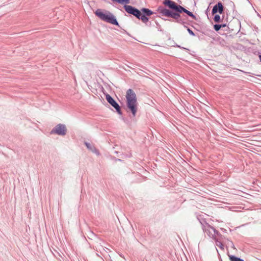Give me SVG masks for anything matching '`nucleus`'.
I'll list each match as a JSON object with an SVG mask.
<instances>
[{
    "instance_id": "1",
    "label": "nucleus",
    "mask_w": 261,
    "mask_h": 261,
    "mask_svg": "<svg viewBox=\"0 0 261 261\" xmlns=\"http://www.w3.org/2000/svg\"><path fill=\"white\" fill-rule=\"evenodd\" d=\"M163 4L169 9L160 6L156 10L162 16L175 19V21L178 23L185 24V19L182 18L181 16V14L182 13L181 6L171 0H165L163 2Z\"/></svg>"
},
{
    "instance_id": "2",
    "label": "nucleus",
    "mask_w": 261,
    "mask_h": 261,
    "mask_svg": "<svg viewBox=\"0 0 261 261\" xmlns=\"http://www.w3.org/2000/svg\"><path fill=\"white\" fill-rule=\"evenodd\" d=\"M113 3H117L123 5L125 11L129 14L133 15L136 18L142 21L144 23L146 24L149 19V17L155 12L146 8H142L139 10L137 8L128 5L130 0H111Z\"/></svg>"
},
{
    "instance_id": "3",
    "label": "nucleus",
    "mask_w": 261,
    "mask_h": 261,
    "mask_svg": "<svg viewBox=\"0 0 261 261\" xmlns=\"http://www.w3.org/2000/svg\"><path fill=\"white\" fill-rule=\"evenodd\" d=\"M126 106L124 108L127 113H130V118L134 120L138 111V102L137 96L134 91L128 89L126 93Z\"/></svg>"
},
{
    "instance_id": "4",
    "label": "nucleus",
    "mask_w": 261,
    "mask_h": 261,
    "mask_svg": "<svg viewBox=\"0 0 261 261\" xmlns=\"http://www.w3.org/2000/svg\"><path fill=\"white\" fill-rule=\"evenodd\" d=\"M94 14L100 19L110 24L120 28L116 16L110 11L101 9H97Z\"/></svg>"
},
{
    "instance_id": "5",
    "label": "nucleus",
    "mask_w": 261,
    "mask_h": 261,
    "mask_svg": "<svg viewBox=\"0 0 261 261\" xmlns=\"http://www.w3.org/2000/svg\"><path fill=\"white\" fill-rule=\"evenodd\" d=\"M103 94L106 97V99L107 102L115 109L116 112L118 113V114H119L120 116H122L123 113L121 110V108L118 103L108 93L103 92ZM121 119L125 122L127 121V120L124 118L123 116L121 117Z\"/></svg>"
},
{
    "instance_id": "6",
    "label": "nucleus",
    "mask_w": 261,
    "mask_h": 261,
    "mask_svg": "<svg viewBox=\"0 0 261 261\" xmlns=\"http://www.w3.org/2000/svg\"><path fill=\"white\" fill-rule=\"evenodd\" d=\"M67 129L64 124L59 123L56 125L50 131V134H56L60 136H64L67 134Z\"/></svg>"
},
{
    "instance_id": "7",
    "label": "nucleus",
    "mask_w": 261,
    "mask_h": 261,
    "mask_svg": "<svg viewBox=\"0 0 261 261\" xmlns=\"http://www.w3.org/2000/svg\"><path fill=\"white\" fill-rule=\"evenodd\" d=\"M226 13V16L228 15L229 10H225V7L224 6L223 3L219 1L217 4H216L212 10V14L214 15L216 13H219V14H224Z\"/></svg>"
},
{
    "instance_id": "8",
    "label": "nucleus",
    "mask_w": 261,
    "mask_h": 261,
    "mask_svg": "<svg viewBox=\"0 0 261 261\" xmlns=\"http://www.w3.org/2000/svg\"><path fill=\"white\" fill-rule=\"evenodd\" d=\"M203 34L205 36H207L212 38L215 41H218L221 39L220 37H216L217 34L215 32L211 29H207L205 31L202 32Z\"/></svg>"
},
{
    "instance_id": "9",
    "label": "nucleus",
    "mask_w": 261,
    "mask_h": 261,
    "mask_svg": "<svg viewBox=\"0 0 261 261\" xmlns=\"http://www.w3.org/2000/svg\"><path fill=\"white\" fill-rule=\"evenodd\" d=\"M221 14H218L217 13L212 15L214 16L213 20L215 23H220L222 22L224 19L225 15L224 14H222V16H220Z\"/></svg>"
},
{
    "instance_id": "10",
    "label": "nucleus",
    "mask_w": 261,
    "mask_h": 261,
    "mask_svg": "<svg viewBox=\"0 0 261 261\" xmlns=\"http://www.w3.org/2000/svg\"><path fill=\"white\" fill-rule=\"evenodd\" d=\"M150 236L155 239H159L161 237L162 234L161 231L159 229H154L152 231H150Z\"/></svg>"
},
{
    "instance_id": "11",
    "label": "nucleus",
    "mask_w": 261,
    "mask_h": 261,
    "mask_svg": "<svg viewBox=\"0 0 261 261\" xmlns=\"http://www.w3.org/2000/svg\"><path fill=\"white\" fill-rule=\"evenodd\" d=\"M212 238L215 241L216 246H218L221 250H224V245L218 238L215 237V235H213Z\"/></svg>"
},
{
    "instance_id": "12",
    "label": "nucleus",
    "mask_w": 261,
    "mask_h": 261,
    "mask_svg": "<svg viewBox=\"0 0 261 261\" xmlns=\"http://www.w3.org/2000/svg\"><path fill=\"white\" fill-rule=\"evenodd\" d=\"M182 13H186L188 16L191 17L193 19L197 20V18L196 16L191 11L187 10L186 8L182 6Z\"/></svg>"
},
{
    "instance_id": "13",
    "label": "nucleus",
    "mask_w": 261,
    "mask_h": 261,
    "mask_svg": "<svg viewBox=\"0 0 261 261\" xmlns=\"http://www.w3.org/2000/svg\"><path fill=\"white\" fill-rule=\"evenodd\" d=\"M226 26H227L226 23H216V24H215L214 25L213 27H214V29L215 31L218 32L221 29L225 28Z\"/></svg>"
},
{
    "instance_id": "14",
    "label": "nucleus",
    "mask_w": 261,
    "mask_h": 261,
    "mask_svg": "<svg viewBox=\"0 0 261 261\" xmlns=\"http://www.w3.org/2000/svg\"><path fill=\"white\" fill-rule=\"evenodd\" d=\"M227 5L229 9V13H228V14L231 11L233 12L235 11V5L234 3L231 1H229Z\"/></svg>"
},
{
    "instance_id": "15",
    "label": "nucleus",
    "mask_w": 261,
    "mask_h": 261,
    "mask_svg": "<svg viewBox=\"0 0 261 261\" xmlns=\"http://www.w3.org/2000/svg\"><path fill=\"white\" fill-rule=\"evenodd\" d=\"M229 258L230 261H244L243 259L234 255H229Z\"/></svg>"
},
{
    "instance_id": "16",
    "label": "nucleus",
    "mask_w": 261,
    "mask_h": 261,
    "mask_svg": "<svg viewBox=\"0 0 261 261\" xmlns=\"http://www.w3.org/2000/svg\"><path fill=\"white\" fill-rule=\"evenodd\" d=\"M184 27L187 28V31L188 32L189 34L190 35H191L192 36H195V33L193 32V31L191 29H190L189 28H188L186 25H184Z\"/></svg>"
},
{
    "instance_id": "17",
    "label": "nucleus",
    "mask_w": 261,
    "mask_h": 261,
    "mask_svg": "<svg viewBox=\"0 0 261 261\" xmlns=\"http://www.w3.org/2000/svg\"><path fill=\"white\" fill-rule=\"evenodd\" d=\"M84 144L86 146V147L87 148V149H88L89 150H91L92 149V148H93V146H92L90 143H88L87 142H84Z\"/></svg>"
},
{
    "instance_id": "18",
    "label": "nucleus",
    "mask_w": 261,
    "mask_h": 261,
    "mask_svg": "<svg viewBox=\"0 0 261 261\" xmlns=\"http://www.w3.org/2000/svg\"><path fill=\"white\" fill-rule=\"evenodd\" d=\"M202 229L203 230V231H204L205 232H206V233L210 236V237L212 238V236H211V232L210 231V228H208L207 227V228H205V226H204L202 227Z\"/></svg>"
},
{
    "instance_id": "19",
    "label": "nucleus",
    "mask_w": 261,
    "mask_h": 261,
    "mask_svg": "<svg viewBox=\"0 0 261 261\" xmlns=\"http://www.w3.org/2000/svg\"><path fill=\"white\" fill-rule=\"evenodd\" d=\"M91 151L93 152L96 153V154H99V150L94 146L93 147L92 149L91 150Z\"/></svg>"
},
{
    "instance_id": "20",
    "label": "nucleus",
    "mask_w": 261,
    "mask_h": 261,
    "mask_svg": "<svg viewBox=\"0 0 261 261\" xmlns=\"http://www.w3.org/2000/svg\"><path fill=\"white\" fill-rule=\"evenodd\" d=\"M227 240L228 241V244L229 246H230V247L231 248H232L233 249H235V247H234V245L233 243L232 242V241L228 240V239H227Z\"/></svg>"
},
{
    "instance_id": "21",
    "label": "nucleus",
    "mask_w": 261,
    "mask_h": 261,
    "mask_svg": "<svg viewBox=\"0 0 261 261\" xmlns=\"http://www.w3.org/2000/svg\"><path fill=\"white\" fill-rule=\"evenodd\" d=\"M206 226L208 228H210L211 229H212L214 232H215V230H216L214 227L211 226L210 225H209L208 223H206Z\"/></svg>"
},
{
    "instance_id": "22",
    "label": "nucleus",
    "mask_w": 261,
    "mask_h": 261,
    "mask_svg": "<svg viewBox=\"0 0 261 261\" xmlns=\"http://www.w3.org/2000/svg\"><path fill=\"white\" fill-rule=\"evenodd\" d=\"M206 226L208 228H210L211 229H212L214 232H215V230H216L214 227L211 226L210 225H209L208 223H206Z\"/></svg>"
},
{
    "instance_id": "23",
    "label": "nucleus",
    "mask_w": 261,
    "mask_h": 261,
    "mask_svg": "<svg viewBox=\"0 0 261 261\" xmlns=\"http://www.w3.org/2000/svg\"><path fill=\"white\" fill-rule=\"evenodd\" d=\"M221 233L218 231L217 230H215L214 234L213 235H215V237H216V236H219ZM212 237H213V234H211Z\"/></svg>"
},
{
    "instance_id": "24",
    "label": "nucleus",
    "mask_w": 261,
    "mask_h": 261,
    "mask_svg": "<svg viewBox=\"0 0 261 261\" xmlns=\"http://www.w3.org/2000/svg\"><path fill=\"white\" fill-rule=\"evenodd\" d=\"M174 46L177 47L178 48H181V49H185V50H189V49H188L187 48H185V47H181L180 45H178V44H176L175 45H174Z\"/></svg>"
},
{
    "instance_id": "25",
    "label": "nucleus",
    "mask_w": 261,
    "mask_h": 261,
    "mask_svg": "<svg viewBox=\"0 0 261 261\" xmlns=\"http://www.w3.org/2000/svg\"><path fill=\"white\" fill-rule=\"evenodd\" d=\"M155 23L156 24V25L158 27V30L160 31H163V30L161 29V25L159 24V23L157 22V21H155Z\"/></svg>"
},
{
    "instance_id": "26",
    "label": "nucleus",
    "mask_w": 261,
    "mask_h": 261,
    "mask_svg": "<svg viewBox=\"0 0 261 261\" xmlns=\"http://www.w3.org/2000/svg\"><path fill=\"white\" fill-rule=\"evenodd\" d=\"M218 237H219L218 239L220 240H221L222 239H225V237L224 236L222 235L221 234H220Z\"/></svg>"
},
{
    "instance_id": "27",
    "label": "nucleus",
    "mask_w": 261,
    "mask_h": 261,
    "mask_svg": "<svg viewBox=\"0 0 261 261\" xmlns=\"http://www.w3.org/2000/svg\"><path fill=\"white\" fill-rule=\"evenodd\" d=\"M220 229L223 232H224V233L227 232V230L226 229L223 228H221Z\"/></svg>"
},
{
    "instance_id": "28",
    "label": "nucleus",
    "mask_w": 261,
    "mask_h": 261,
    "mask_svg": "<svg viewBox=\"0 0 261 261\" xmlns=\"http://www.w3.org/2000/svg\"><path fill=\"white\" fill-rule=\"evenodd\" d=\"M208 9H209V6L207 8V9L205 10V12L207 16H208Z\"/></svg>"
},
{
    "instance_id": "29",
    "label": "nucleus",
    "mask_w": 261,
    "mask_h": 261,
    "mask_svg": "<svg viewBox=\"0 0 261 261\" xmlns=\"http://www.w3.org/2000/svg\"><path fill=\"white\" fill-rule=\"evenodd\" d=\"M115 161H122V160H121L119 159H116V158H115Z\"/></svg>"
},
{
    "instance_id": "30",
    "label": "nucleus",
    "mask_w": 261,
    "mask_h": 261,
    "mask_svg": "<svg viewBox=\"0 0 261 261\" xmlns=\"http://www.w3.org/2000/svg\"><path fill=\"white\" fill-rule=\"evenodd\" d=\"M102 92L103 93V92H105V93H107V92H106V91L105 90L104 88H103L102 87Z\"/></svg>"
},
{
    "instance_id": "31",
    "label": "nucleus",
    "mask_w": 261,
    "mask_h": 261,
    "mask_svg": "<svg viewBox=\"0 0 261 261\" xmlns=\"http://www.w3.org/2000/svg\"><path fill=\"white\" fill-rule=\"evenodd\" d=\"M238 22L239 23L240 25H241V23L240 22H239V21H238Z\"/></svg>"
},
{
    "instance_id": "32",
    "label": "nucleus",
    "mask_w": 261,
    "mask_h": 261,
    "mask_svg": "<svg viewBox=\"0 0 261 261\" xmlns=\"http://www.w3.org/2000/svg\"><path fill=\"white\" fill-rule=\"evenodd\" d=\"M258 76L261 77V75H259Z\"/></svg>"
}]
</instances>
